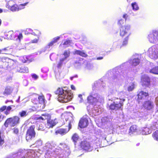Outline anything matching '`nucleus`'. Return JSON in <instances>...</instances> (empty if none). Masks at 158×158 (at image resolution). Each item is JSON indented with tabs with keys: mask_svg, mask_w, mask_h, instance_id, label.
Instances as JSON below:
<instances>
[{
	"mask_svg": "<svg viewBox=\"0 0 158 158\" xmlns=\"http://www.w3.org/2000/svg\"><path fill=\"white\" fill-rule=\"evenodd\" d=\"M0 49V54H1ZM18 62L6 57H0V68L14 69L17 65Z\"/></svg>",
	"mask_w": 158,
	"mask_h": 158,
	"instance_id": "obj_1",
	"label": "nucleus"
},
{
	"mask_svg": "<svg viewBox=\"0 0 158 158\" xmlns=\"http://www.w3.org/2000/svg\"><path fill=\"white\" fill-rule=\"evenodd\" d=\"M120 101H114L109 106V109L111 110H123V107L124 105V102L125 101V95L124 93L120 92L118 94Z\"/></svg>",
	"mask_w": 158,
	"mask_h": 158,
	"instance_id": "obj_2",
	"label": "nucleus"
},
{
	"mask_svg": "<svg viewBox=\"0 0 158 158\" xmlns=\"http://www.w3.org/2000/svg\"><path fill=\"white\" fill-rule=\"evenodd\" d=\"M28 2H26L23 4L18 5L15 3L14 1L10 0L7 2L6 6L9 10L12 12H15L24 9Z\"/></svg>",
	"mask_w": 158,
	"mask_h": 158,
	"instance_id": "obj_3",
	"label": "nucleus"
},
{
	"mask_svg": "<svg viewBox=\"0 0 158 158\" xmlns=\"http://www.w3.org/2000/svg\"><path fill=\"white\" fill-rule=\"evenodd\" d=\"M35 125H32L27 129L26 135V139L27 141L31 140L32 139L35 137L36 132L35 130Z\"/></svg>",
	"mask_w": 158,
	"mask_h": 158,
	"instance_id": "obj_4",
	"label": "nucleus"
},
{
	"mask_svg": "<svg viewBox=\"0 0 158 158\" xmlns=\"http://www.w3.org/2000/svg\"><path fill=\"white\" fill-rule=\"evenodd\" d=\"M147 38L150 43H155L158 41V30H153L148 35Z\"/></svg>",
	"mask_w": 158,
	"mask_h": 158,
	"instance_id": "obj_5",
	"label": "nucleus"
},
{
	"mask_svg": "<svg viewBox=\"0 0 158 158\" xmlns=\"http://www.w3.org/2000/svg\"><path fill=\"white\" fill-rule=\"evenodd\" d=\"M80 146L82 149L87 152L91 151L93 149V148L91 145L90 142L86 140L81 142Z\"/></svg>",
	"mask_w": 158,
	"mask_h": 158,
	"instance_id": "obj_6",
	"label": "nucleus"
},
{
	"mask_svg": "<svg viewBox=\"0 0 158 158\" xmlns=\"http://www.w3.org/2000/svg\"><path fill=\"white\" fill-rule=\"evenodd\" d=\"M73 98V94L66 91H65L64 94L60 97L62 102L66 103L71 100Z\"/></svg>",
	"mask_w": 158,
	"mask_h": 158,
	"instance_id": "obj_7",
	"label": "nucleus"
},
{
	"mask_svg": "<svg viewBox=\"0 0 158 158\" xmlns=\"http://www.w3.org/2000/svg\"><path fill=\"white\" fill-rule=\"evenodd\" d=\"M141 82L143 87H148L151 85L150 79L148 76L143 75L141 78Z\"/></svg>",
	"mask_w": 158,
	"mask_h": 158,
	"instance_id": "obj_8",
	"label": "nucleus"
},
{
	"mask_svg": "<svg viewBox=\"0 0 158 158\" xmlns=\"http://www.w3.org/2000/svg\"><path fill=\"white\" fill-rule=\"evenodd\" d=\"M130 29V26L129 25L121 27L120 28L119 34L120 36L122 37L126 35L127 36L129 34H128V32Z\"/></svg>",
	"mask_w": 158,
	"mask_h": 158,
	"instance_id": "obj_9",
	"label": "nucleus"
},
{
	"mask_svg": "<svg viewBox=\"0 0 158 158\" xmlns=\"http://www.w3.org/2000/svg\"><path fill=\"white\" fill-rule=\"evenodd\" d=\"M137 97L136 100L138 103H140L144 100L146 97L149 96L148 93L145 92L143 91L139 92L137 95Z\"/></svg>",
	"mask_w": 158,
	"mask_h": 158,
	"instance_id": "obj_10",
	"label": "nucleus"
},
{
	"mask_svg": "<svg viewBox=\"0 0 158 158\" xmlns=\"http://www.w3.org/2000/svg\"><path fill=\"white\" fill-rule=\"evenodd\" d=\"M68 127L69 128L68 130L64 128H59L56 130L55 131V134L56 135L59 134L63 135L66 134L71 128V122L70 121L68 123Z\"/></svg>",
	"mask_w": 158,
	"mask_h": 158,
	"instance_id": "obj_11",
	"label": "nucleus"
},
{
	"mask_svg": "<svg viewBox=\"0 0 158 158\" xmlns=\"http://www.w3.org/2000/svg\"><path fill=\"white\" fill-rule=\"evenodd\" d=\"M89 124L88 119L85 118H82L80 119L78 123V126L81 128L86 127Z\"/></svg>",
	"mask_w": 158,
	"mask_h": 158,
	"instance_id": "obj_12",
	"label": "nucleus"
},
{
	"mask_svg": "<svg viewBox=\"0 0 158 158\" xmlns=\"http://www.w3.org/2000/svg\"><path fill=\"white\" fill-rule=\"evenodd\" d=\"M143 106L147 110H150L154 107L153 102L150 100L145 101L143 104Z\"/></svg>",
	"mask_w": 158,
	"mask_h": 158,
	"instance_id": "obj_13",
	"label": "nucleus"
},
{
	"mask_svg": "<svg viewBox=\"0 0 158 158\" xmlns=\"http://www.w3.org/2000/svg\"><path fill=\"white\" fill-rule=\"evenodd\" d=\"M12 109L11 106H2L0 107V112H2L4 111V114L7 115L10 114V112Z\"/></svg>",
	"mask_w": 158,
	"mask_h": 158,
	"instance_id": "obj_14",
	"label": "nucleus"
},
{
	"mask_svg": "<svg viewBox=\"0 0 158 158\" xmlns=\"http://www.w3.org/2000/svg\"><path fill=\"white\" fill-rule=\"evenodd\" d=\"M158 56V49L157 48H152L149 51V56L152 59L157 58Z\"/></svg>",
	"mask_w": 158,
	"mask_h": 158,
	"instance_id": "obj_15",
	"label": "nucleus"
},
{
	"mask_svg": "<svg viewBox=\"0 0 158 158\" xmlns=\"http://www.w3.org/2000/svg\"><path fill=\"white\" fill-rule=\"evenodd\" d=\"M10 119L12 123V125L15 127L18 124L20 123V118L17 116H15L12 117H10Z\"/></svg>",
	"mask_w": 158,
	"mask_h": 158,
	"instance_id": "obj_16",
	"label": "nucleus"
},
{
	"mask_svg": "<svg viewBox=\"0 0 158 158\" xmlns=\"http://www.w3.org/2000/svg\"><path fill=\"white\" fill-rule=\"evenodd\" d=\"M1 54L11 55L13 52V49L9 47H7L1 49Z\"/></svg>",
	"mask_w": 158,
	"mask_h": 158,
	"instance_id": "obj_17",
	"label": "nucleus"
},
{
	"mask_svg": "<svg viewBox=\"0 0 158 158\" xmlns=\"http://www.w3.org/2000/svg\"><path fill=\"white\" fill-rule=\"evenodd\" d=\"M16 33H13L11 31L8 32L5 35V37L7 39L13 40L16 41Z\"/></svg>",
	"mask_w": 158,
	"mask_h": 158,
	"instance_id": "obj_18",
	"label": "nucleus"
},
{
	"mask_svg": "<svg viewBox=\"0 0 158 158\" xmlns=\"http://www.w3.org/2000/svg\"><path fill=\"white\" fill-rule=\"evenodd\" d=\"M87 102L90 104H93L94 103L97 102V99L96 97H94L92 94H90L87 98Z\"/></svg>",
	"mask_w": 158,
	"mask_h": 158,
	"instance_id": "obj_19",
	"label": "nucleus"
},
{
	"mask_svg": "<svg viewBox=\"0 0 158 158\" xmlns=\"http://www.w3.org/2000/svg\"><path fill=\"white\" fill-rule=\"evenodd\" d=\"M13 90V88L10 86H6L5 89L3 93L4 95H9L12 93Z\"/></svg>",
	"mask_w": 158,
	"mask_h": 158,
	"instance_id": "obj_20",
	"label": "nucleus"
},
{
	"mask_svg": "<svg viewBox=\"0 0 158 158\" xmlns=\"http://www.w3.org/2000/svg\"><path fill=\"white\" fill-rule=\"evenodd\" d=\"M74 54L79 55L81 56L84 57H86L88 56L87 54L85 52H84L83 50L81 51L76 50L74 51Z\"/></svg>",
	"mask_w": 158,
	"mask_h": 158,
	"instance_id": "obj_21",
	"label": "nucleus"
},
{
	"mask_svg": "<svg viewBox=\"0 0 158 158\" xmlns=\"http://www.w3.org/2000/svg\"><path fill=\"white\" fill-rule=\"evenodd\" d=\"M4 125L6 128L8 127L9 126L10 127H13V126L12 125V123L10 117L7 118L6 119L4 123Z\"/></svg>",
	"mask_w": 158,
	"mask_h": 158,
	"instance_id": "obj_22",
	"label": "nucleus"
},
{
	"mask_svg": "<svg viewBox=\"0 0 158 158\" xmlns=\"http://www.w3.org/2000/svg\"><path fill=\"white\" fill-rule=\"evenodd\" d=\"M138 130V128L137 127L136 125H132L131 126L129 129V133L132 134L134 133L137 132Z\"/></svg>",
	"mask_w": 158,
	"mask_h": 158,
	"instance_id": "obj_23",
	"label": "nucleus"
},
{
	"mask_svg": "<svg viewBox=\"0 0 158 158\" xmlns=\"http://www.w3.org/2000/svg\"><path fill=\"white\" fill-rule=\"evenodd\" d=\"M130 35V33H129V34L123 39L122 42V44L120 46V48H121L125 46L127 44L129 36Z\"/></svg>",
	"mask_w": 158,
	"mask_h": 158,
	"instance_id": "obj_24",
	"label": "nucleus"
},
{
	"mask_svg": "<svg viewBox=\"0 0 158 158\" xmlns=\"http://www.w3.org/2000/svg\"><path fill=\"white\" fill-rule=\"evenodd\" d=\"M70 52L69 49L65 50L63 53V55L64 56V58L61 59V60L64 61L65 59L70 56Z\"/></svg>",
	"mask_w": 158,
	"mask_h": 158,
	"instance_id": "obj_25",
	"label": "nucleus"
},
{
	"mask_svg": "<svg viewBox=\"0 0 158 158\" xmlns=\"http://www.w3.org/2000/svg\"><path fill=\"white\" fill-rule=\"evenodd\" d=\"M47 124L50 127H52L56 124L54 121L53 120L51 119V118H50L47 120Z\"/></svg>",
	"mask_w": 158,
	"mask_h": 158,
	"instance_id": "obj_26",
	"label": "nucleus"
},
{
	"mask_svg": "<svg viewBox=\"0 0 158 158\" xmlns=\"http://www.w3.org/2000/svg\"><path fill=\"white\" fill-rule=\"evenodd\" d=\"M20 72L22 73H27L29 71L27 67L25 66H22L19 70Z\"/></svg>",
	"mask_w": 158,
	"mask_h": 158,
	"instance_id": "obj_27",
	"label": "nucleus"
},
{
	"mask_svg": "<svg viewBox=\"0 0 158 158\" xmlns=\"http://www.w3.org/2000/svg\"><path fill=\"white\" fill-rule=\"evenodd\" d=\"M150 72L155 74L158 75V67L156 66L152 68L150 70Z\"/></svg>",
	"mask_w": 158,
	"mask_h": 158,
	"instance_id": "obj_28",
	"label": "nucleus"
},
{
	"mask_svg": "<svg viewBox=\"0 0 158 158\" xmlns=\"http://www.w3.org/2000/svg\"><path fill=\"white\" fill-rule=\"evenodd\" d=\"M72 139L74 143H76L79 139V137L77 134L75 133L73 135Z\"/></svg>",
	"mask_w": 158,
	"mask_h": 158,
	"instance_id": "obj_29",
	"label": "nucleus"
},
{
	"mask_svg": "<svg viewBox=\"0 0 158 158\" xmlns=\"http://www.w3.org/2000/svg\"><path fill=\"white\" fill-rule=\"evenodd\" d=\"M65 91L62 88H59L56 90V94L61 96L62 95L64 94Z\"/></svg>",
	"mask_w": 158,
	"mask_h": 158,
	"instance_id": "obj_30",
	"label": "nucleus"
},
{
	"mask_svg": "<svg viewBox=\"0 0 158 158\" xmlns=\"http://www.w3.org/2000/svg\"><path fill=\"white\" fill-rule=\"evenodd\" d=\"M41 116L43 117L44 121L46 120L47 121L50 118H51V115L47 113L42 114H41Z\"/></svg>",
	"mask_w": 158,
	"mask_h": 158,
	"instance_id": "obj_31",
	"label": "nucleus"
},
{
	"mask_svg": "<svg viewBox=\"0 0 158 158\" xmlns=\"http://www.w3.org/2000/svg\"><path fill=\"white\" fill-rule=\"evenodd\" d=\"M140 62V60L138 58H135L133 60L132 64L133 66H135L138 65Z\"/></svg>",
	"mask_w": 158,
	"mask_h": 158,
	"instance_id": "obj_32",
	"label": "nucleus"
},
{
	"mask_svg": "<svg viewBox=\"0 0 158 158\" xmlns=\"http://www.w3.org/2000/svg\"><path fill=\"white\" fill-rule=\"evenodd\" d=\"M16 41H20L21 40L23 39V36L22 34L21 33H19V34L16 33Z\"/></svg>",
	"mask_w": 158,
	"mask_h": 158,
	"instance_id": "obj_33",
	"label": "nucleus"
},
{
	"mask_svg": "<svg viewBox=\"0 0 158 158\" xmlns=\"http://www.w3.org/2000/svg\"><path fill=\"white\" fill-rule=\"evenodd\" d=\"M132 9L134 10H139V7L137 3L136 2H134L131 4Z\"/></svg>",
	"mask_w": 158,
	"mask_h": 158,
	"instance_id": "obj_34",
	"label": "nucleus"
},
{
	"mask_svg": "<svg viewBox=\"0 0 158 158\" xmlns=\"http://www.w3.org/2000/svg\"><path fill=\"white\" fill-rule=\"evenodd\" d=\"M152 136L155 140L158 141V130H156L153 133Z\"/></svg>",
	"mask_w": 158,
	"mask_h": 158,
	"instance_id": "obj_35",
	"label": "nucleus"
},
{
	"mask_svg": "<svg viewBox=\"0 0 158 158\" xmlns=\"http://www.w3.org/2000/svg\"><path fill=\"white\" fill-rule=\"evenodd\" d=\"M34 119L36 121V122L38 123V122H41V121H44V119L43 117L41 116H36L34 118Z\"/></svg>",
	"mask_w": 158,
	"mask_h": 158,
	"instance_id": "obj_36",
	"label": "nucleus"
},
{
	"mask_svg": "<svg viewBox=\"0 0 158 158\" xmlns=\"http://www.w3.org/2000/svg\"><path fill=\"white\" fill-rule=\"evenodd\" d=\"M72 42L71 40H65L63 44V45L65 46V47H69Z\"/></svg>",
	"mask_w": 158,
	"mask_h": 158,
	"instance_id": "obj_37",
	"label": "nucleus"
},
{
	"mask_svg": "<svg viewBox=\"0 0 158 158\" xmlns=\"http://www.w3.org/2000/svg\"><path fill=\"white\" fill-rule=\"evenodd\" d=\"M38 99L39 100V102L40 103L44 104V98L43 96H39Z\"/></svg>",
	"mask_w": 158,
	"mask_h": 158,
	"instance_id": "obj_38",
	"label": "nucleus"
},
{
	"mask_svg": "<svg viewBox=\"0 0 158 158\" xmlns=\"http://www.w3.org/2000/svg\"><path fill=\"white\" fill-rule=\"evenodd\" d=\"M19 114L21 117H24L27 115V114L26 111L23 110L19 112Z\"/></svg>",
	"mask_w": 158,
	"mask_h": 158,
	"instance_id": "obj_39",
	"label": "nucleus"
},
{
	"mask_svg": "<svg viewBox=\"0 0 158 158\" xmlns=\"http://www.w3.org/2000/svg\"><path fill=\"white\" fill-rule=\"evenodd\" d=\"M135 88V84L134 83H132L131 85L129 86L127 88L128 91H131Z\"/></svg>",
	"mask_w": 158,
	"mask_h": 158,
	"instance_id": "obj_40",
	"label": "nucleus"
},
{
	"mask_svg": "<svg viewBox=\"0 0 158 158\" xmlns=\"http://www.w3.org/2000/svg\"><path fill=\"white\" fill-rule=\"evenodd\" d=\"M34 35H36L37 36V38L34 39V40H32L31 41V43H37L39 40V35H35V34H34Z\"/></svg>",
	"mask_w": 158,
	"mask_h": 158,
	"instance_id": "obj_41",
	"label": "nucleus"
},
{
	"mask_svg": "<svg viewBox=\"0 0 158 158\" xmlns=\"http://www.w3.org/2000/svg\"><path fill=\"white\" fill-rule=\"evenodd\" d=\"M68 116L67 114H62L61 116V118L64 121L65 120L67 121L68 120Z\"/></svg>",
	"mask_w": 158,
	"mask_h": 158,
	"instance_id": "obj_42",
	"label": "nucleus"
},
{
	"mask_svg": "<svg viewBox=\"0 0 158 158\" xmlns=\"http://www.w3.org/2000/svg\"><path fill=\"white\" fill-rule=\"evenodd\" d=\"M1 132L0 131V145H2L4 144V140L3 138L1 136Z\"/></svg>",
	"mask_w": 158,
	"mask_h": 158,
	"instance_id": "obj_43",
	"label": "nucleus"
},
{
	"mask_svg": "<svg viewBox=\"0 0 158 158\" xmlns=\"http://www.w3.org/2000/svg\"><path fill=\"white\" fill-rule=\"evenodd\" d=\"M124 20L121 19L118 21V25L122 27L123 26L122 25L124 24Z\"/></svg>",
	"mask_w": 158,
	"mask_h": 158,
	"instance_id": "obj_44",
	"label": "nucleus"
},
{
	"mask_svg": "<svg viewBox=\"0 0 158 158\" xmlns=\"http://www.w3.org/2000/svg\"><path fill=\"white\" fill-rule=\"evenodd\" d=\"M60 37H57L53 38L52 41L55 44L59 40Z\"/></svg>",
	"mask_w": 158,
	"mask_h": 158,
	"instance_id": "obj_45",
	"label": "nucleus"
},
{
	"mask_svg": "<svg viewBox=\"0 0 158 158\" xmlns=\"http://www.w3.org/2000/svg\"><path fill=\"white\" fill-rule=\"evenodd\" d=\"M13 133L16 134H17L19 133V129L17 128H14L13 129Z\"/></svg>",
	"mask_w": 158,
	"mask_h": 158,
	"instance_id": "obj_46",
	"label": "nucleus"
},
{
	"mask_svg": "<svg viewBox=\"0 0 158 158\" xmlns=\"http://www.w3.org/2000/svg\"><path fill=\"white\" fill-rule=\"evenodd\" d=\"M44 127L42 125H39L38 127V130L44 131Z\"/></svg>",
	"mask_w": 158,
	"mask_h": 158,
	"instance_id": "obj_47",
	"label": "nucleus"
},
{
	"mask_svg": "<svg viewBox=\"0 0 158 158\" xmlns=\"http://www.w3.org/2000/svg\"><path fill=\"white\" fill-rule=\"evenodd\" d=\"M55 43L52 41L48 44L47 47L48 48H50V47L52 46Z\"/></svg>",
	"mask_w": 158,
	"mask_h": 158,
	"instance_id": "obj_48",
	"label": "nucleus"
},
{
	"mask_svg": "<svg viewBox=\"0 0 158 158\" xmlns=\"http://www.w3.org/2000/svg\"><path fill=\"white\" fill-rule=\"evenodd\" d=\"M5 117V116L2 115H0V123L2 122L4 120V118Z\"/></svg>",
	"mask_w": 158,
	"mask_h": 158,
	"instance_id": "obj_49",
	"label": "nucleus"
},
{
	"mask_svg": "<svg viewBox=\"0 0 158 158\" xmlns=\"http://www.w3.org/2000/svg\"><path fill=\"white\" fill-rule=\"evenodd\" d=\"M78 97L80 98V102H83V100L82 98V96L81 94H79L78 96Z\"/></svg>",
	"mask_w": 158,
	"mask_h": 158,
	"instance_id": "obj_50",
	"label": "nucleus"
},
{
	"mask_svg": "<svg viewBox=\"0 0 158 158\" xmlns=\"http://www.w3.org/2000/svg\"><path fill=\"white\" fill-rule=\"evenodd\" d=\"M63 61H62L61 60V59L60 60V62L58 63V65H57V67L58 68H60V67H61V66L62 64V62Z\"/></svg>",
	"mask_w": 158,
	"mask_h": 158,
	"instance_id": "obj_51",
	"label": "nucleus"
},
{
	"mask_svg": "<svg viewBox=\"0 0 158 158\" xmlns=\"http://www.w3.org/2000/svg\"><path fill=\"white\" fill-rule=\"evenodd\" d=\"M32 78H33L35 79H37L38 77L35 74H33L32 75Z\"/></svg>",
	"mask_w": 158,
	"mask_h": 158,
	"instance_id": "obj_52",
	"label": "nucleus"
},
{
	"mask_svg": "<svg viewBox=\"0 0 158 158\" xmlns=\"http://www.w3.org/2000/svg\"><path fill=\"white\" fill-rule=\"evenodd\" d=\"M128 17V15L126 14H125L123 15V18L125 19L126 21L127 19V18Z\"/></svg>",
	"mask_w": 158,
	"mask_h": 158,
	"instance_id": "obj_53",
	"label": "nucleus"
},
{
	"mask_svg": "<svg viewBox=\"0 0 158 158\" xmlns=\"http://www.w3.org/2000/svg\"><path fill=\"white\" fill-rule=\"evenodd\" d=\"M156 125V124L155 125H153L151 126V128L152 129H153L154 130H155L157 128L156 127H155V126Z\"/></svg>",
	"mask_w": 158,
	"mask_h": 158,
	"instance_id": "obj_54",
	"label": "nucleus"
},
{
	"mask_svg": "<svg viewBox=\"0 0 158 158\" xmlns=\"http://www.w3.org/2000/svg\"><path fill=\"white\" fill-rule=\"evenodd\" d=\"M71 88L72 90H75V87L73 85H71Z\"/></svg>",
	"mask_w": 158,
	"mask_h": 158,
	"instance_id": "obj_55",
	"label": "nucleus"
},
{
	"mask_svg": "<svg viewBox=\"0 0 158 158\" xmlns=\"http://www.w3.org/2000/svg\"><path fill=\"white\" fill-rule=\"evenodd\" d=\"M103 57H99L97 58L96 59L97 60H100L103 59Z\"/></svg>",
	"mask_w": 158,
	"mask_h": 158,
	"instance_id": "obj_56",
	"label": "nucleus"
},
{
	"mask_svg": "<svg viewBox=\"0 0 158 158\" xmlns=\"http://www.w3.org/2000/svg\"><path fill=\"white\" fill-rule=\"evenodd\" d=\"M22 62H23V63H25L27 62V60H24L23 59H22Z\"/></svg>",
	"mask_w": 158,
	"mask_h": 158,
	"instance_id": "obj_57",
	"label": "nucleus"
},
{
	"mask_svg": "<svg viewBox=\"0 0 158 158\" xmlns=\"http://www.w3.org/2000/svg\"><path fill=\"white\" fill-rule=\"evenodd\" d=\"M2 10L0 8V13H2Z\"/></svg>",
	"mask_w": 158,
	"mask_h": 158,
	"instance_id": "obj_58",
	"label": "nucleus"
},
{
	"mask_svg": "<svg viewBox=\"0 0 158 158\" xmlns=\"http://www.w3.org/2000/svg\"><path fill=\"white\" fill-rule=\"evenodd\" d=\"M2 23V20L1 19H0V26H1Z\"/></svg>",
	"mask_w": 158,
	"mask_h": 158,
	"instance_id": "obj_59",
	"label": "nucleus"
},
{
	"mask_svg": "<svg viewBox=\"0 0 158 158\" xmlns=\"http://www.w3.org/2000/svg\"><path fill=\"white\" fill-rule=\"evenodd\" d=\"M73 77H71L70 78V79H71V80H72Z\"/></svg>",
	"mask_w": 158,
	"mask_h": 158,
	"instance_id": "obj_60",
	"label": "nucleus"
},
{
	"mask_svg": "<svg viewBox=\"0 0 158 158\" xmlns=\"http://www.w3.org/2000/svg\"><path fill=\"white\" fill-rule=\"evenodd\" d=\"M9 102V101H6L5 102V103H7V102Z\"/></svg>",
	"mask_w": 158,
	"mask_h": 158,
	"instance_id": "obj_61",
	"label": "nucleus"
},
{
	"mask_svg": "<svg viewBox=\"0 0 158 158\" xmlns=\"http://www.w3.org/2000/svg\"><path fill=\"white\" fill-rule=\"evenodd\" d=\"M21 158H25V157H24V156H23Z\"/></svg>",
	"mask_w": 158,
	"mask_h": 158,
	"instance_id": "obj_62",
	"label": "nucleus"
},
{
	"mask_svg": "<svg viewBox=\"0 0 158 158\" xmlns=\"http://www.w3.org/2000/svg\"><path fill=\"white\" fill-rule=\"evenodd\" d=\"M39 34L40 35L41 34V33L40 32H39Z\"/></svg>",
	"mask_w": 158,
	"mask_h": 158,
	"instance_id": "obj_63",
	"label": "nucleus"
}]
</instances>
